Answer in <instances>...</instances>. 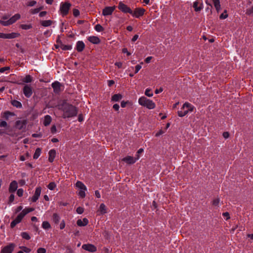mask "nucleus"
Listing matches in <instances>:
<instances>
[{"instance_id":"1","label":"nucleus","mask_w":253,"mask_h":253,"mask_svg":"<svg viewBox=\"0 0 253 253\" xmlns=\"http://www.w3.org/2000/svg\"><path fill=\"white\" fill-rule=\"evenodd\" d=\"M61 110L63 112V118L73 117L76 116L78 113L77 108L74 106L68 104L63 105Z\"/></svg>"},{"instance_id":"2","label":"nucleus","mask_w":253,"mask_h":253,"mask_svg":"<svg viewBox=\"0 0 253 253\" xmlns=\"http://www.w3.org/2000/svg\"><path fill=\"white\" fill-rule=\"evenodd\" d=\"M138 103L140 105L147 108L148 109H154L156 107L155 103L145 96H141L138 99Z\"/></svg>"},{"instance_id":"3","label":"nucleus","mask_w":253,"mask_h":253,"mask_svg":"<svg viewBox=\"0 0 253 253\" xmlns=\"http://www.w3.org/2000/svg\"><path fill=\"white\" fill-rule=\"evenodd\" d=\"M194 106L189 103H185L181 110L177 112L179 117H182L185 116L189 112H192L193 110Z\"/></svg>"},{"instance_id":"4","label":"nucleus","mask_w":253,"mask_h":253,"mask_svg":"<svg viewBox=\"0 0 253 253\" xmlns=\"http://www.w3.org/2000/svg\"><path fill=\"white\" fill-rule=\"evenodd\" d=\"M24 209H23L16 216V217L11 222L10 227L11 228H14L17 224L20 223L23 218L26 215H27Z\"/></svg>"},{"instance_id":"5","label":"nucleus","mask_w":253,"mask_h":253,"mask_svg":"<svg viewBox=\"0 0 253 253\" xmlns=\"http://www.w3.org/2000/svg\"><path fill=\"white\" fill-rule=\"evenodd\" d=\"M71 6V4L69 2H61L59 8L60 14L63 16L67 15Z\"/></svg>"},{"instance_id":"6","label":"nucleus","mask_w":253,"mask_h":253,"mask_svg":"<svg viewBox=\"0 0 253 253\" xmlns=\"http://www.w3.org/2000/svg\"><path fill=\"white\" fill-rule=\"evenodd\" d=\"M21 17V16L19 14H16L13 15L12 17H11L9 20L6 21H3L2 20H0V24L4 26H7L10 25L12 24L15 23L17 20L19 19Z\"/></svg>"},{"instance_id":"7","label":"nucleus","mask_w":253,"mask_h":253,"mask_svg":"<svg viewBox=\"0 0 253 253\" xmlns=\"http://www.w3.org/2000/svg\"><path fill=\"white\" fill-rule=\"evenodd\" d=\"M76 186L80 189V191L78 193L79 196L81 198H84L85 197V191L87 190L85 185L81 181H78L76 183Z\"/></svg>"},{"instance_id":"8","label":"nucleus","mask_w":253,"mask_h":253,"mask_svg":"<svg viewBox=\"0 0 253 253\" xmlns=\"http://www.w3.org/2000/svg\"><path fill=\"white\" fill-rule=\"evenodd\" d=\"M145 11L146 10L144 8L138 7L136 8L133 11H132L131 15L134 18H139L144 14Z\"/></svg>"},{"instance_id":"9","label":"nucleus","mask_w":253,"mask_h":253,"mask_svg":"<svg viewBox=\"0 0 253 253\" xmlns=\"http://www.w3.org/2000/svg\"><path fill=\"white\" fill-rule=\"evenodd\" d=\"M118 8L122 12L125 13H129L130 14H131L132 11L130 7H129L127 5L123 3L122 1H120L119 3Z\"/></svg>"},{"instance_id":"10","label":"nucleus","mask_w":253,"mask_h":253,"mask_svg":"<svg viewBox=\"0 0 253 253\" xmlns=\"http://www.w3.org/2000/svg\"><path fill=\"white\" fill-rule=\"evenodd\" d=\"M15 247V244L13 243H10L8 245L3 247L1 249L0 253H12Z\"/></svg>"},{"instance_id":"11","label":"nucleus","mask_w":253,"mask_h":253,"mask_svg":"<svg viewBox=\"0 0 253 253\" xmlns=\"http://www.w3.org/2000/svg\"><path fill=\"white\" fill-rule=\"evenodd\" d=\"M20 36V34L18 33H11L9 34H4L0 32V38L2 39H11L18 37Z\"/></svg>"},{"instance_id":"12","label":"nucleus","mask_w":253,"mask_h":253,"mask_svg":"<svg viewBox=\"0 0 253 253\" xmlns=\"http://www.w3.org/2000/svg\"><path fill=\"white\" fill-rule=\"evenodd\" d=\"M23 92L24 95L27 97H30L33 93L32 88L30 85H25L23 88Z\"/></svg>"},{"instance_id":"13","label":"nucleus","mask_w":253,"mask_h":253,"mask_svg":"<svg viewBox=\"0 0 253 253\" xmlns=\"http://www.w3.org/2000/svg\"><path fill=\"white\" fill-rule=\"evenodd\" d=\"M139 159V155L137 156V158H133V157L128 156L122 159V161L127 164H133Z\"/></svg>"},{"instance_id":"14","label":"nucleus","mask_w":253,"mask_h":253,"mask_svg":"<svg viewBox=\"0 0 253 253\" xmlns=\"http://www.w3.org/2000/svg\"><path fill=\"white\" fill-rule=\"evenodd\" d=\"M116 8L115 6H106L102 10V15L104 16L111 15Z\"/></svg>"},{"instance_id":"15","label":"nucleus","mask_w":253,"mask_h":253,"mask_svg":"<svg viewBox=\"0 0 253 253\" xmlns=\"http://www.w3.org/2000/svg\"><path fill=\"white\" fill-rule=\"evenodd\" d=\"M193 7L196 12H199L203 8V4L202 0H197L193 3Z\"/></svg>"},{"instance_id":"16","label":"nucleus","mask_w":253,"mask_h":253,"mask_svg":"<svg viewBox=\"0 0 253 253\" xmlns=\"http://www.w3.org/2000/svg\"><path fill=\"white\" fill-rule=\"evenodd\" d=\"M82 248L87 251L90 252H95L96 251L97 249L96 247L92 244H84L82 246Z\"/></svg>"},{"instance_id":"17","label":"nucleus","mask_w":253,"mask_h":253,"mask_svg":"<svg viewBox=\"0 0 253 253\" xmlns=\"http://www.w3.org/2000/svg\"><path fill=\"white\" fill-rule=\"evenodd\" d=\"M41 190L42 189L40 187H38L36 188L34 195L31 198V201L33 202H36L38 200L41 193Z\"/></svg>"},{"instance_id":"18","label":"nucleus","mask_w":253,"mask_h":253,"mask_svg":"<svg viewBox=\"0 0 253 253\" xmlns=\"http://www.w3.org/2000/svg\"><path fill=\"white\" fill-rule=\"evenodd\" d=\"M51 85L55 93H58L60 91L61 84L59 82H53Z\"/></svg>"},{"instance_id":"19","label":"nucleus","mask_w":253,"mask_h":253,"mask_svg":"<svg viewBox=\"0 0 253 253\" xmlns=\"http://www.w3.org/2000/svg\"><path fill=\"white\" fill-rule=\"evenodd\" d=\"M18 184L15 180L12 181L9 185V192L11 193L14 192L17 189Z\"/></svg>"},{"instance_id":"20","label":"nucleus","mask_w":253,"mask_h":253,"mask_svg":"<svg viewBox=\"0 0 253 253\" xmlns=\"http://www.w3.org/2000/svg\"><path fill=\"white\" fill-rule=\"evenodd\" d=\"M97 212L98 214H104L107 212V208L104 204H100Z\"/></svg>"},{"instance_id":"21","label":"nucleus","mask_w":253,"mask_h":253,"mask_svg":"<svg viewBox=\"0 0 253 253\" xmlns=\"http://www.w3.org/2000/svg\"><path fill=\"white\" fill-rule=\"evenodd\" d=\"M85 47V44L82 41H78L76 43V49L78 52L82 51Z\"/></svg>"},{"instance_id":"22","label":"nucleus","mask_w":253,"mask_h":253,"mask_svg":"<svg viewBox=\"0 0 253 253\" xmlns=\"http://www.w3.org/2000/svg\"><path fill=\"white\" fill-rule=\"evenodd\" d=\"M88 223V220L86 218H84L83 220L78 219L77 221L78 226L82 227L85 226Z\"/></svg>"},{"instance_id":"23","label":"nucleus","mask_w":253,"mask_h":253,"mask_svg":"<svg viewBox=\"0 0 253 253\" xmlns=\"http://www.w3.org/2000/svg\"><path fill=\"white\" fill-rule=\"evenodd\" d=\"M49 158H48V161L50 162H53L55 157L56 156V151L54 149H51L49 151Z\"/></svg>"},{"instance_id":"24","label":"nucleus","mask_w":253,"mask_h":253,"mask_svg":"<svg viewBox=\"0 0 253 253\" xmlns=\"http://www.w3.org/2000/svg\"><path fill=\"white\" fill-rule=\"evenodd\" d=\"M89 42L93 44H98L100 42V41L99 39L96 36H90L87 38Z\"/></svg>"},{"instance_id":"25","label":"nucleus","mask_w":253,"mask_h":253,"mask_svg":"<svg viewBox=\"0 0 253 253\" xmlns=\"http://www.w3.org/2000/svg\"><path fill=\"white\" fill-rule=\"evenodd\" d=\"M214 4L217 13L219 12L221 10V5L219 0H211Z\"/></svg>"},{"instance_id":"26","label":"nucleus","mask_w":253,"mask_h":253,"mask_svg":"<svg viewBox=\"0 0 253 253\" xmlns=\"http://www.w3.org/2000/svg\"><path fill=\"white\" fill-rule=\"evenodd\" d=\"M56 47H60L63 50H71L72 48V45H65L62 43L60 45H58V46H56Z\"/></svg>"},{"instance_id":"27","label":"nucleus","mask_w":253,"mask_h":253,"mask_svg":"<svg viewBox=\"0 0 253 253\" xmlns=\"http://www.w3.org/2000/svg\"><path fill=\"white\" fill-rule=\"evenodd\" d=\"M51 122V117L49 115L44 116L43 124L45 126H48Z\"/></svg>"},{"instance_id":"28","label":"nucleus","mask_w":253,"mask_h":253,"mask_svg":"<svg viewBox=\"0 0 253 253\" xmlns=\"http://www.w3.org/2000/svg\"><path fill=\"white\" fill-rule=\"evenodd\" d=\"M26 125V123L24 121H18L16 123V126L19 129L23 128Z\"/></svg>"},{"instance_id":"29","label":"nucleus","mask_w":253,"mask_h":253,"mask_svg":"<svg viewBox=\"0 0 253 253\" xmlns=\"http://www.w3.org/2000/svg\"><path fill=\"white\" fill-rule=\"evenodd\" d=\"M52 23V21L50 20H43L41 21V24L43 27L50 26Z\"/></svg>"},{"instance_id":"30","label":"nucleus","mask_w":253,"mask_h":253,"mask_svg":"<svg viewBox=\"0 0 253 253\" xmlns=\"http://www.w3.org/2000/svg\"><path fill=\"white\" fill-rule=\"evenodd\" d=\"M22 81L24 83H29L32 82V78L30 75H26L24 78H23L22 79Z\"/></svg>"},{"instance_id":"31","label":"nucleus","mask_w":253,"mask_h":253,"mask_svg":"<svg viewBox=\"0 0 253 253\" xmlns=\"http://www.w3.org/2000/svg\"><path fill=\"white\" fill-rule=\"evenodd\" d=\"M52 219H53V222L55 224H58L60 219V217L57 213H53V216H52Z\"/></svg>"},{"instance_id":"32","label":"nucleus","mask_w":253,"mask_h":253,"mask_svg":"<svg viewBox=\"0 0 253 253\" xmlns=\"http://www.w3.org/2000/svg\"><path fill=\"white\" fill-rule=\"evenodd\" d=\"M42 150L40 148H38L36 149L35 152L33 156L34 159H37L41 154Z\"/></svg>"},{"instance_id":"33","label":"nucleus","mask_w":253,"mask_h":253,"mask_svg":"<svg viewBox=\"0 0 253 253\" xmlns=\"http://www.w3.org/2000/svg\"><path fill=\"white\" fill-rule=\"evenodd\" d=\"M11 104L13 106L17 108H21L22 106L21 103L16 100H12Z\"/></svg>"},{"instance_id":"34","label":"nucleus","mask_w":253,"mask_h":253,"mask_svg":"<svg viewBox=\"0 0 253 253\" xmlns=\"http://www.w3.org/2000/svg\"><path fill=\"white\" fill-rule=\"evenodd\" d=\"M122 98V95L120 94H116L112 96V100L113 101H118Z\"/></svg>"},{"instance_id":"35","label":"nucleus","mask_w":253,"mask_h":253,"mask_svg":"<svg viewBox=\"0 0 253 253\" xmlns=\"http://www.w3.org/2000/svg\"><path fill=\"white\" fill-rule=\"evenodd\" d=\"M42 227L44 229H48L51 227V226L48 221H44L42 223Z\"/></svg>"},{"instance_id":"36","label":"nucleus","mask_w":253,"mask_h":253,"mask_svg":"<svg viewBox=\"0 0 253 253\" xmlns=\"http://www.w3.org/2000/svg\"><path fill=\"white\" fill-rule=\"evenodd\" d=\"M20 27L23 30H29L32 28L31 24H21Z\"/></svg>"},{"instance_id":"37","label":"nucleus","mask_w":253,"mask_h":253,"mask_svg":"<svg viewBox=\"0 0 253 253\" xmlns=\"http://www.w3.org/2000/svg\"><path fill=\"white\" fill-rule=\"evenodd\" d=\"M246 14L249 16H253V6L246 9Z\"/></svg>"},{"instance_id":"38","label":"nucleus","mask_w":253,"mask_h":253,"mask_svg":"<svg viewBox=\"0 0 253 253\" xmlns=\"http://www.w3.org/2000/svg\"><path fill=\"white\" fill-rule=\"evenodd\" d=\"M21 236L23 239H25L26 240H29L31 238V237L29 235V234L26 232H22L21 234Z\"/></svg>"},{"instance_id":"39","label":"nucleus","mask_w":253,"mask_h":253,"mask_svg":"<svg viewBox=\"0 0 253 253\" xmlns=\"http://www.w3.org/2000/svg\"><path fill=\"white\" fill-rule=\"evenodd\" d=\"M42 7H40L39 8L32 9L30 10V12L32 14H35L39 12V11L42 9Z\"/></svg>"},{"instance_id":"40","label":"nucleus","mask_w":253,"mask_h":253,"mask_svg":"<svg viewBox=\"0 0 253 253\" xmlns=\"http://www.w3.org/2000/svg\"><path fill=\"white\" fill-rule=\"evenodd\" d=\"M95 30L98 32H102L104 30L103 27L100 24H97L94 27Z\"/></svg>"},{"instance_id":"41","label":"nucleus","mask_w":253,"mask_h":253,"mask_svg":"<svg viewBox=\"0 0 253 253\" xmlns=\"http://www.w3.org/2000/svg\"><path fill=\"white\" fill-rule=\"evenodd\" d=\"M19 248L22 250V251H23V253L25 252L26 253H29L31 251V250L30 248L25 246H21Z\"/></svg>"},{"instance_id":"42","label":"nucleus","mask_w":253,"mask_h":253,"mask_svg":"<svg viewBox=\"0 0 253 253\" xmlns=\"http://www.w3.org/2000/svg\"><path fill=\"white\" fill-rule=\"evenodd\" d=\"M56 185L54 182H50L48 184L47 188L50 190H53L56 187Z\"/></svg>"},{"instance_id":"43","label":"nucleus","mask_w":253,"mask_h":253,"mask_svg":"<svg viewBox=\"0 0 253 253\" xmlns=\"http://www.w3.org/2000/svg\"><path fill=\"white\" fill-rule=\"evenodd\" d=\"M151 90L150 88H147L145 91V95H146L148 97H152L153 95V93L151 92Z\"/></svg>"},{"instance_id":"44","label":"nucleus","mask_w":253,"mask_h":253,"mask_svg":"<svg viewBox=\"0 0 253 253\" xmlns=\"http://www.w3.org/2000/svg\"><path fill=\"white\" fill-rule=\"evenodd\" d=\"M227 17H228V14H227V10H225L224 11V13H222L220 15L219 18L221 19H226V18H227Z\"/></svg>"},{"instance_id":"45","label":"nucleus","mask_w":253,"mask_h":253,"mask_svg":"<svg viewBox=\"0 0 253 253\" xmlns=\"http://www.w3.org/2000/svg\"><path fill=\"white\" fill-rule=\"evenodd\" d=\"M220 202V199L219 198H215L212 201V205L214 206H217Z\"/></svg>"},{"instance_id":"46","label":"nucleus","mask_w":253,"mask_h":253,"mask_svg":"<svg viewBox=\"0 0 253 253\" xmlns=\"http://www.w3.org/2000/svg\"><path fill=\"white\" fill-rule=\"evenodd\" d=\"M76 211L78 214H81L84 212V209L83 207H79L77 209Z\"/></svg>"},{"instance_id":"47","label":"nucleus","mask_w":253,"mask_h":253,"mask_svg":"<svg viewBox=\"0 0 253 253\" xmlns=\"http://www.w3.org/2000/svg\"><path fill=\"white\" fill-rule=\"evenodd\" d=\"M24 210L25 211L27 214H28L32 211H33L35 210V209L33 208H25Z\"/></svg>"},{"instance_id":"48","label":"nucleus","mask_w":253,"mask_h":253,"mask_svg":"<svg viewBox=\"0 0 253 253\" xmlns=\"http://www.w3.org/2000/svg\"><path fill=\"white\" fill-rule=\"evenodd\" d=\"M14 194H12L10 195L9 197V201H8V204H10L11 203H12L14 201Z\"/></svg>"},{"instance_id":"49","label":"nucleus","mask_w":253,"mask_h":253,"mask_svg":"<svg viewBox=\"0 0 253 253\" xmlns=\"http://www.w3.org/2000/svg\"><path fill=\"white\" fill-rule=\"evenodd\" d=\"M23 190L21 188L19 189L17 191V194L19 197H22L23 194Z\"/></svg>"},{"instance_id":"50","label":"nucleus","mask_w":253,"mask_h":253,"mask_svg":"<svg viewBox=\"0 0 253 253\" xmlns=\"http://www.w3.org/2000/svg\"><path fill=\"white\" fill-rule=\"evenodd\" d=\"M73 13L74 16L77 17L80 15V11L77 9H73Z\"/></svg>"},{"instance_id":"51","label":"nucleus","mask_w":253,"mask_h":253,"mask_svg":"<svg viewBox=\"0 0 253 253\" xmlns=\"http://www.w3.org/2000/svg\"><path fill=\"white\" fill-rule=\"evenodd\" d=\"M46 249L43 248H40L37 250V253H45Z\"/></svg>"},{"instance_id":"52","label":"nucleus","mask_w":253,"mask_h":253,"mask_svg":"<svg viewBox=\"0 0 253 253\" xmlns=\"http://www.w3.org/2000/svg\"><path fill=\"white\" fill-rule=\"evenodd\" d=\"M7 126V124L5 121H0V126L1 127H4Z\"/></svg>"},{"instance_id":"53","label":"nucleus","mask_w":253,"mask_h":253,"mask_svg":"<svg viewBox=\"0 0 253 253\" xmlns=\"http://www.w3.org/2000/svg\"><path fill=\"white\" fill-rule=\"evenodd\" d=\"M37 2L35 0H31L28 2L27 5L29 6H33L36 4Z\"/></svg>"},{"instance_id":"54","label":"nucleus","mask_w":253,"mask_h":253,"mask_svg":"<svg viewBox=\"0 0 253 253\" xmlns=\"http://www.w3.org/2000/svg\"><path fill=\"white\" fill-rule=\"evenodd\" d=\"M23 210V207L22 206H19L16 208V209L15 210V212L16 213L19 212L20 211H22Z\"/></svg>"},{"instance_id":"55","label":"nucleus","mask_w":253,"mask_h":253,"mask_svg":"<svg viewBox=\"0 0 253 253\" xmlns=\"http://www.w3.org/2000/svg\"><path fill=\"white\" fill-rule=\"evenodd\" d=\"M142 67H141V65H137L135 67V73H137L138 72V71L141 69Z\"/></svg>"},{"instance_id":"56","label":"nucleus","mask_w":253,"mask_h":253,"mask_svg":"<svg viewBox=\"0 0 253 253\" xmlns=\"http://www.w3.org/2000/svg\"><path fill=\"white\" fill-rule=\"evenodd\" d=\"M10 68L9 67H4L0 69V73H4L5 71L9 70Z\"/></svg>"},{"instance_id":"57","label":"nucleus","mask_w":253,"mask_h":253,"mask_svg":"<svg viewBox=\"0 0 253 253\" xmlns=\"http://www.w3.org/2000/svg\"><path fill=\"white\" fill-rule=\"evenodd\" d=\"M65 227V223L64 220H62L60 224V229H63Z\"/></svg>"},{"instance_id":"58","label":"nucleus","mask_w":253,"mask_h":253,"mask_svg":"<svg viewBox=\"0 0 253 253\" xmlns=\"http://www.w3.org/2000/svg\"><path fill=\"white\" fill-rule=\"evenodd\" d=\"M222 215L224 217H226V220L230 218L229 213L227 212H223Z\"/></svg>"},{"instance_id":"59","label":"nucleus","mask_w":253,"mask_h":253,"mask_svg":"<svg viewBox=\"0 0 253 253\" xmlns=\"http://www.w3.org/2000/svg\"><path fill=\"white\" fill-rule=\"evenodd\" d=\"M164 133V131H163L162 130H160L159 131H158L156 133V136L157 137H158L160 135L163 134V133Z\"/></svg>"},{"instance_id":"60","label":"nucleus","mask_w":253,"mask_h":253,"mask_svg":"<svg viewBox=\"0 0 253 253\" xmlns=\"http://www.w3.org/2000/svg\"><path fill=\"white\" fill-rule=\"evenodd\" d=\"M122 52L124 53H126L127 55L129 56L130 55V53L127 51V48H124L122 50Z\"/></svg>"},{"instance_id":"61","label":"nucleus","mask_w":253,"mask_h":253,"mask_svg":"<svg viewBox=\"0 0 253 253\" xmlns=\"http://www.w3.org/2000/svg\"><path fill=\"white\" fill-rule=\"evenodd\" d=\"M113 108L115 110L118 111L120 108V106L118 104H115L113 105Z\"/></svg>"},{"instance_id":"62","label":"nucleus","mask_w":253,"mask_h":253,"mask_svg":"<svg viewBox=\"0 0 253 253\" xmlns=\"http://www.w3.org/2000/svg\"><path fill=\"white\" fill-rule=\"evenodd\" d=\"M115 65L117 66L119 68H121L122 67V63L121 62H117L115 63Z\"/></svg>"},{"instance_id":"63","label":"nucleus","mask_w":253,"mask_h":253,"mask_svg":"<svg viewBox=\"0 0 253 253\" xmlns=\"http://www.w3.org/2000/svg\"><path fill=\"white\" fill-rule=\"evenodd\" d=\"M152 58V56L147 57L145 60V62L147 63H149L150 62Z\"/></svg>"},{"instance_id":"64","label":"nucleus","mask_w":253,"mask_h":253,"mask_svg":"<svg viewBox=\"0 0 253 253\" xmlns=\"http://www.w3.org/2000/svg\"><path fill=\"white\" fill-rule=\"evenodd\" d=\"M47 12L46 11H42L40 13L39 16L41 17L44 16L46 14Z\"/></svg>"}]
</instances>
